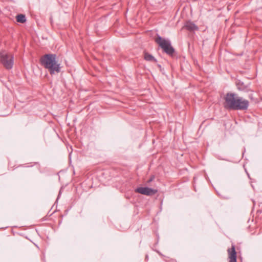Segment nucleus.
Listing matches in <instances>:
<instances>
[{
	"label": "nucleus",
	"instance_id": "f257e3e1",
	"mask_svg": "<svg viewBox=\"0 0 262 262\" xmlns=\"http://www.w3.org/2000/svg\"><path fill=\"white\" fill-rule=\"evenodd\" d=\"M248 100L239 97L237 94L228 93L225 97L224 107L231 110H246L249 106Z\"/></svg>",
	"mask_w": 262,
	"mask_h": 262
},
{
	"label": "nucleus",
	"instance_id": "f03ea898",
	"mask_svg": "<svg viewBox=\"0 0 262 262\" xmlns=\"http://www.w3.org/2000/svg\"><path fill=\"white\" fill-rule=\"evenodd\" d=\"M56 58L57 56L55 54H47L40 59L41 64L48 69L51 75L60 72V64L56 60Z\"/></svg>",
	"mask_w": 262,
	"mask_h": 262
},
{
	"label": "nucleus",
	"instance_id": "7ed1b4c3",
	"mask_svg": "<svg viewBox=\"0 0 262 262\" xmlns=\"http://www.w3.org/2000/svg\"><path fill=\"white\" fill-rule=\"evenodd\" d=\"M155 41L163 49L165 53L170 56L173 55L174 49L171 46L170 41L169 40L165 39L161 36L158 35L155 39Z\"/></svg>",
	"mask_w": 262,
	"mask_h": 262
},
{
	"label": "nucleus",
	"instance_id": "20e7f679",
	"mask_svg": "<svg viewBox=\"0 0 262 262\" xmlns=\"http://www.w3.org/2000/svg\"><path fill=\"white\" fill-rule=\"evenodd\" d=\"M0 59L2 64L7 70L12 69L14 64V57L12 54L2 52L0 53Z\"/></svg>",
	"mask_w": 262,
	"mask_h": 262
},
{
	"label": "nucleus",
	"instance_id": "39448f33",
	"mask_svg": "<svg viewBox=\"0 0 262 262\" xmlns=\"http://www.w3.org/2000/svg\"><path fill=\"white\" fill-rule=\"evenodd\" d=\"M135 192L147 196H151L155 194L158 190L148 187H138L135 189Z\"/></svg>",
	"mask_w": 262,
	"mask_h": 262
},
{
	"label": "nucleus",
	"instance_id": "423d86ee",
	"mask_svg": "<svg viewBox=\"0 0 262 262\" xmlns=\"http://www.w3.org/2000/svg\"><path fill=\"white\" fill-rule=\"evenodd\" d=\"M236 85L238 90L244 92L248 93L252 92L250 88V83H245L241 80H237L236 81Z\"/></svg>",
	"mask_w": 262,
	"mask_h": 262
},
{
	"label": "nucleus",
	"instance_id": "0eeeda50",
	"mask_svg": "<svg viewBox=\"0 0 262 262\" xmlns=\"http://www.w3.org/2000/svg\"><path fill=\"white\" fill-rule=\"evenodd\" d=\"M228 254L229 262H237L236 261V252L235 247L234 245H232L231 248L227 250Z\"/></svg>",
	"mask_w": 262,
	"mask_h": 262
},
{
	"label": "nucleus",
	"instance_id": "6e6552de",
	"mask_svg": "<svg viewBox=\"0 0 262 262\" xmlns=\"http://www.w3.org/2000/svg\"><path fill=\"white\" fill-rule=\"evenodd\" d=\"M185 27L187 30L190 31L198 30L199 29L196 25L191 21H187L185 25Z\"/></svg>",
	"mask_w": 262,
	"mask_h": 262
},
{
	"label": "nucleus",
	"instance_id": "1a4fd4ad",
	"mask_svg": "<svg viewBox=\"0 0 262 262\" xmlns=\"http://www.w3.org/2000/svg\"><path fill=\"white\" fill-rule=\"evenodd\" d=\"M144 58L145 60L148 61H153L155 62H157V59L152 55L148 53L147 52H144Z\"/></svg>",
	"mask_w": 262,
	"mask_h": 262
},
{
	"label": "nucleus",
	"instance_id": "9d476101",
	"mask_svg": "<svg viewBox=\"0 0 262 262\" xmlns=\"http://www.w3.org/2000/svg\"><path fill=\"white\" fill-rule=\"evenodd\" d=\"M16 20L18 23H24L26 21V16L24 14H18L16 16Z\"/></svg>",
	"mask_w": 262,
	"mask_h": 262
},
{
	"label": "nucleus",
	"instance_id": "9b49d317",
	"mask_svg": "<svg viewBox=\"0 0 262 262\" xmlns=\"http://www.w3.org/2000/svg\"><path fill=\"white\" fill-rule=\"evenodd\" d=\"M155 179V176H151L150 177V178H149V179L147 181V183H149L150 182H151Z\"/></svg>",
	"mask_w": 262,
	"mask_h": 262
},
{
	"label": "nucleus",
	"instance_id": "f8f14e48",
	"mask_svg": "<svg viewBox=\"0 0 262 262\" xmlns=\"http://www.w3.org/2000/svg\"><path fill=\"white\" fill-rule=\"evenodd\" d=\"M251 93L250 94H249V98L251 99V100H254V97H253V91L252 92H251Z\"/></svg>",
	"mask_w": 262,
	"mask_h": 262
},
{
	"label": "nucleus",
	"instance_id": "ddd939ff",
	"mask_svg": "<svg viewBox=\"0 0 262 262\" xmlns=\"http://www.w3.org/2000/svg\"><path fill=\"white\" fill-rule=\"evenodd\" d=\"M158 253L159 254V255L163 256V255L160 252H158Z\"/></svg>",
	"mask_w": 262,
	"mask_h": 262
}]
</instances>
